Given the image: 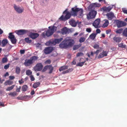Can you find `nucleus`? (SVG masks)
Masks as SVG:
<instances>
[{
  "label": "nucleus",
  "instance_id": "nucleus-60",
  "mask_svg": "<svg viewBox=\"0 0 127 127\" xmlns=\"http://www.w3.org/2000/svg\"><path fill=\"white\" fill-rule=\"evenodd\" d=\"M96 33H99L101 32L100 30L99 29H97L96 30Z\"/></svg>",
  "mask_w": 127,
  "mask_h": 127
},
{
  "label": "nucleus",
  "instance_id": "nucleus-44",
  "mask_svg": "<svg viewBox=\"0 0 127 127\" xmlns=\"http://www.w3.org/2000/svg\"><path fill=\"white\" fill-rule=\"evenodd\" d=\"M57 53L56 52H53L52 54L51 55V56L56 57L57 55Z\"/></svg>",
  "mask_w": 127,
  "mask_h": 127
},
{
  "label": "nucleus",
  "instance_id": "nucleus-42",
  "mask_svg": "<svg viewBox=\"0 0 127 127\" xmlns=\"http://www.w3.org/2000/svg\"><path fill=\"white\" fill-rule=\"evenodd\" d=\"M123 30V29H119L116 30L115 32L117 33L121 34L122 33Z\"/></svg>",
  "mask_w": 127,
  "mask_h": 127
},
{
  "label": "nucleus",
  "instance_id": "nucleus-47",
  "mask_svg": "<svg viewBox=\"0 0 127 127\" xmlns=\"http://www.w3.org/2000/svg\"><path fill=\"white\" fill-rule=\"evenodd\" d=\"M83 55V54L82 53L80 52L77 53L76 55V56L77 57H79L82 56Z\"/></svg>",
  "mask_w": 127,
  "mask_h": 127
},
{
  "label": "nucleus",
  "instance_id": "nucleus-51",
  "mask_svg": "<svg viewBox=\"0 0 127 127\" xmlns=\"http://www.w3.org/2000/svg\"><path fill=\"white\" fill-rule=\"evenodd\" d=\"M10 64H8L7 65H5L4 66V69H7L9 67Z\"/></svg>",
  "mask_w": 127,
  "mask_h": 127
},
{
  "label": "nucleus",
  "instance_id": "nucleus-45",
  "mask_svg": "<svg viewBox=\"0 0 127 127\" xmlns=\"http://www.w3.org/2000/svg\"><path fill=\"white\" fill-rule=\"evenodd\" d=\"M7 61V58L4 57L3 58L2 60V63H4L6 62Z\"/></svg>",
  "mask_w": 127,
  "mask_h": 127
},
{
  "label": "nucleus",
  "instance_id": "nucleus-11",
  "mask_svg": "<svg viewBox=\"0 0 127 127\" xmlns=\"http://www.w3.org/2000/svg\"><path fill=\"white\" fill-rule=\"evenodd\" d=\"M33 63V61L30 58L29 59H26L24 63V64L26 66H30Z\"/></svg>",
  "mask_w": 127,
  "mask_h": 127
},
{
  "label": "nucleus",
  "instance_id": "nucleus-59",
  "mask_svg": "<svg viewBox=\"0 0 127 127\" xmlns=\"http://www.w3.org/2000/svg\"><path fill=\"white\" fill-rule=\"evenodd\" d=\"M9 77L10 79L11 80H13L15 78V77L13 76H10Z\"/></svg>",
  "mask_w": 127,
  "mask_h": 127
},
{
  "label": "nucleus",
  "instance_id": "nucleus-32",
  "mask_svg": "<svg viewBox=\"0 0 127 127\" xmlns=\"http://www.w3.org/2000/svg\"><path fill=\"white\" fill-rule=\"evenodd\" d=\"M15 86V85H13L11 86L8 87L6 89V91H11L13 89Z\"/></svg>",
  "mask_w": 127,
  "mask_h": 127
},
{
  "label": "nucleus",
  "instance_id": "nucleus-35",
  "mask_svg": "<svg viewBox=\"0 0 127 127\" xmlns=\"http://www.w3.org/2000/svg\"><path fill=\"white\" fill-rule=\"evenodd\" d=\"M10 40L12 44H15L17 41V39L15 38V37L12 39H11Z\"/></svg>",
  "mask_w": 127,
  "mask_h": 127
},
{
  "label": "nucleus",
  "instance_id": "nucleus-10",
  "mask_svg": "<svg viewBox=\"0 0 127 127\" xmlns=\"http://www.w3.org/2000/svg\"><path fill=\"white\" fill-rule=\"evenodd\" d=\"M28 31L25 30H20L16 31L15 32L18 35H22L26 33Z\"/></svg>",
  "mask_w": 127,
  "mask_h": 127
},
{
  "label": "nucleus",
  "instance_id": "nucleus-15",
  "mask_svg": "<svg viewBox=\"0 0 127 127\" xmlns=\"http://www.w3.org/2000/svg\"><path fill=\"white\" fill-rule=\"evenodd\" d=\"M39 35V34L37 33L31 32L30 33L29 36L33 39H35Z\"/></svg>",
  "mask_w": 127,
  "mask_h": 127
},
{
  "label": "nucleus",
  "instance_id": "nucleus-46",
  "mask_svg": "<svg viewBox=\"0 0 127 127\" xmlns=\"http://www.w3.org/2000/svg\"><path fill=\"white\" fill-rule=\"evenodd\" d=\"M48 69V65L45 66L42 70V72L46 71Z\"/></svg>",
  "mask_w": 127,
  "mask_h": 127
},
{
  "label": "nucleus",
  "instance_id": "nucleus-30",
  "mask_svg": "<svg viewBox=\"0 0 127 127\" xmlns=\"http://www.w3.org/2000/svg\"><path fill=\"white\" fill-rule=\"evenodd\" d=\"M81 45V44H79L77 45H75L73 47V49L74 50H77L80 48Z\"/></svg>",
  "mask_w": 127,
  "mask_h": 127
},
{
  "label": "nucleus",
  "instance_id": "nucleus-36",
  "mask_svg": "<svg viewBox=\"0 0 127 127\" xmlns=\"http://www.w3.org/2000/svg\"><path fill=\"white\" fill-rule=\"evenodd\" d=\"M118 46L119 47L125 48L126 47V45H124L122 43H121L118 44Z\"/></svg>",
  "mask_w": 127,
  "mask_h": 127
},
{
  "label": "nucleus",
  "instance_id": "nucleus-29",
  "mask_svg": "<svg viewBox=\"0 0 127 127\" xmlns=\"http://www.w3.org/2000/svg\"><path fill=\"white\" fill-rule=\"evenodd\" d=\"M40 85V83L39 82H36L34 84L32 87L34 88H36L38 87Z\"/></svg>",
  "mask_w": 127,
  "mask_h": 127
},
{
  "label": "nucleus",
  "instance_id": "nucleus-5",
  "mask_svg": "<svg viewBox=\"0 0 127 127\" xmlns=\"http://www.w3.org/2000/svg\"><path fill=\"white\" fill-rule=\"evenodd\" d=\"M65 14L64 17L62 15L60 18L59 19L62 21H64L67 20L69 19L72 16L70 12L67 11V9H66L63 12V14Z\"/></svg>",
  "mask_w": 127,
  "mask_h": 127
},
{
  "label": "nucleus",
  "instance_id": "nucleus-22",
  "mask_svg": "<svg viewBox=\"0 0 127 127\" xmlns=\"http://www.w3.org/2000/svg\"><path fill=\"white\" fill-rule=\"evenodd\" d=\"M8 43V40L6 39H3L1 42V46L2 47H4Z\"/></svg>",
  "mask_w": 127,
  "mask_h": 127
},
{
  "label": "nucleus",
  "instance_id": "nucleus-7",
  "mask_svg": "<svg viewBox=\"0 0 127 127\" xmlns=\"http://www.w3.org/2000/svg\"><path fill=\"white\" fill-rule=\"evenodd\" d=\"M116 22L117 26L118 28L125 26L127 25L126 23L122 21H119L118 20H116Z\"/></svg>",
  "mask_w": 127,
  "mask_h": 127
},
{
  "label": "nucleus",
  "instance_id": "nucleus-64",
  "mask_svg": "<svg viewBox=\"0 0 127 127\" xmlns=\"http://www.w3.org/2000/svg\"><path fill=\"white\" fill-rule=\"evenodd\" d=\"M9 74L8 72L6 73L4 75V76L5 77H6V76H8L9 75Z\"/></svg>",
  "mask_w": 127,
  "mask_h": 127
},
{
  "label": "nucleus",
  "instance_id": "nucleus-33",
  "mask_svg": "<svg viewBox=\"0 0 127 127\" xmlns=\"http://www.w3.org/2000/svg\"><path fill=\"white\" fill-rule=\"evenodd\" d=\"M123 36L127 37V28L125 29L123 32Z\"/></svg>",
  "mask_w": 127,
  "mask_h": 127
},
{
  "label": "nucleus",
  "instance_id": "nucleus-27",
  "mask_svg": "<svg viewBox=\"0 0 127 127\" xmlns=\"http://www.w3.org/2000/svg\"><path fill=\"white\" fill-rule=\"evenodd\" d=\"M96 33H92L89 36V38L92 40H94L95 38Z\"/></svg>",
  "mask_w": 127,
  "mask_h": 127
},
{
  "label": "nucleus",
  "instance_id": "nucleus-14",
  "mask_svg": "<svg viewBox=\"0 0 127 127\" xmlns=\"http://www.w3.org/2000/svg\"><path fill=\"white\" fill-rule=\"evenodd\" d=\"M106 15L109 20H112L115 17L114 14L111 12L107 13Z\"/></svg>",
  "mask_w": 127,
  "mask_h": 127
},
{
  "label": "nucleus",
  "instance_id": "nucleus-13",
  "mask_svg": "<svg viewBox=\"0 0 127 127\" xmlns=\"http://www.w3.org/2000/svg\"><path fill=\"white\" fill-rule=\"evenodd\" d=\"M14 7L15 10L18 13H21L24 11L23 8H21V7L17 6L15 4L14 5Z\"/></svg>",
  "mask_w": 127,
  "mask_h": 127
},
{
  "label": "nucleus",
  "instance_id": "nucleus-39",
  "mask_svg": "<svg viewBox=\"0 0 127 127\" xmlns=\"http://www.w3.org/2000/svg\"><path fill=\"white\" fill-rule=\"evenodd\" d=\"M85 37H81L79 39V42L80 43H82L84 42L85 40Z\"/></svg>",
  "mask_w": 127,
  "mask_h": 127
},
{
  "label": "nucleus",
  "instance_id": "nucleus-1",
  "mask_svg": "<svg viewBox=\"0 0 127 127\" xmlns=\"http://www.w3.org/2000/svg\"><path fill=\"white\" fill-rule=\"evenodd\" d=\"M83 10L82 8L73 7L71 8L70 13L72 16L75 17L77 15L80 18L82 17L83 15Z\"/></svg>",
  "mask_w": 127,
  "mask_h": 127
},
{
  "label": "nucleus",
  "instance_id": "nucleus-41",
  "mask_svg": "<svg viewBox=\"0 0 127 127\" xmlns=\"http://www.w3.org/2000/svg\"><path fill=\"white\" fill-rule=\"evenodd\" d=\"M26 74L28 75H30L32 74V72L30 70H28L26 71Z\"/></svg>",
  "mask_w": 127,
  "mask_h": 127
},
{
  "label": "nucleus",
  "instance_id": "nucleus-54",
  "mask_svg": "<svg viewBox=\"0 0 127 127\" xmlns=\"http://www.w3.org/2000/svg\"><path fill=\"white\" fill-rule=\"evenodd\" d=\"M36 47L38 48H39V47H41V44L39 43H37L35 44Z\"/></svg>",
  "mask_w": 127,
  "mask_h": 127
},
{
  "label": "nucleus",
  "instance_id": "nucleus-53",
  "mask_svg": "<svg viewBox=\"0 0 127 127\" xmlns=\"http://www.w3.org/2000/svg\"><path fill=\"white\" fill-rule=\"evenodd\" d=\"M30 77L31 78V80L32 81H33L35 80V78L33 75H31L30 76Z\"/></svg>",
  "mask_w": 127,
  "mask_h": 127
},
{
  "label": "nucleus",
  "instance_id": "nucleus-16",
  "mask_svg": "<svg viewBox=\"0 0 127 127\" xmlns=\"http://www.w3.org/2000/svg\"><path fill=\"white\" fill-rule=\"evenodd\" d=\"M108 52L106 51H103V52L100 53L98 56V58L100 59V58L103 57L104 56H107Z\"/></svg>",
  "mask_w": 127,
  "mask_h": 127
},
{
  "label": "nucleus",
  "instance_id": "nucleus-28",
  "mask_svg": "<svg viewBox=\"0 0 127 127\" xmlns=\"http://www.w3.org/2000/svg\"><path fill=\"white\" fill-rule=\"evenodd\" d=\"M50 71L49 72V73H51L53 72V67L51 65H48V69Z\"/></svg>",
  "mask_w": 127,
  "mask_h": 127
},
{
  "label": "nucleus",
  "instance_id": "nucleus-58",
  "mask_svg": "<svg viewBox=\"0 0 127 127\" xmlns=\"http://www.w3.org/2000/svg\"><path fill=\"white\" fill-rule=\"evenodd\" d=\"M99 50H97L95 52H94V53L96 54V56H97L98 53H99Z\"/></svg>",
  "mask_w": 127,
  "mask_h": 127
},
{
  "label": "nucleus",
  "instance_id": "nucleus-63",
  "mask_svg": "<svg viewBox=\"0 0 127 127\" xmlns=\"http://www.w3.org/2000/svg\"><path fill=\"white\" fill-rule=\"evenodd\" d=\"M46 63H48L49 64H50L51 63V61L49 60H47L46 61Z\"/></svg>",
  "mask_w": 127,
  "mask_h": 127
},
{
  "label": "nucleus",
  "instance_id": "nucleus-17",
  "mask_svg": "<svg viewBox=\"0 0 127 127\" xmlns=\"http://www.w3.org/2000/svg\"><path fill=\"white\" fill-rule=\"evenodd\" d=\"M101 6V5L100 4L97 3H95L90 4L89 6V8L92 9L94 7H100Z\"/></svg>",
  "mask_w": 127,
  "mask_h": 127
},
{
  "label": "nucleus",
  "instance_id": "nucleus-24",
  "mask_svg": "<svg viewBox=\"0 0 127 127\" xmlns=\"http://www.w3.org/2000/svg\"><path fill=\"white\" fill-rule=\"evenodd\" d=\"M113 39L114 41L117 43H119L122 40V38L119 37H114L113 38Z\"/></svg>",
  "mask_w": 127,
  "mask_h": 127
},
{
  "label": "nucleus",
  "instance_id": "nucleus-8",
  "mask_svg": "<svg viewBox=\"0 0 127 127\" xmlns=\"http://www.w3.org/2000/svg\"><path fill=\"white\" fill-rule=\"evenodd\" d=\"M43 66L41 63L37 64L34 67V69L36 71H40L43 68Z\"/></svg>",
  "mask_w": 127,
  "mask_h": 127
},
{
  "label": "nucleus",
  "instance_id": "nucleus-55",
  "mask_svg": "<svg viewBox=\"0 0 127 127\" xmlns=\"http://www.w3.org/2000/svg\"><path fill=\"white\" fill-rule=\"evenodd\" d=\"M73 70V68H69L67 70V72L69 73V72H71Z\"/></svg>",
  "mask_w": 127,
  "mask_h": 127
},
{
  "label": "nucleus",
  "instance_id": "nucleus-18",
  "mask_svg": "<svg viewBox=\"0 0 127 127\" xmlns=\"http://www.w3.org/2000/svg\"><path fill=\"white\" fill-rule=\"evenodd\" d=\"M69 23L70 25L72 27H75L78 23V22L76 21L73 19H71L69 21Z\"/></svg>",
  "mask_w": 127,
  "mask_h": 127
},
{
  "label": "nucleus",
  "instance_id": "nucleus-4",
  "mask_svg": "<svg viewBox=\"0 0 127 127\" xmlns=\"http://www.w3.org/2000/svg\"><path fill=\"white\" fill-rule=\"evenodd\" d=\"M63 39L62 38L60 39H55L54 40L52 39L47 42L46 43V44L48 46L55 45L56 43H59Z\"/></svg>",
  "mask_w": 127,
  "mask_h": 127
},
{
  "label": "nucleus",
  "instance_id": "nucleus-6",
  "mask_svg": "<svg viewBox=\"0 0 127 127\" xmlns=\"http://www.w3.org/2000/svg\"><path fill=\"white\" fill-rule=\"evenodd\" d=\"M96 14V11L94 10H92L87 15V17L88 19L90 20L95 18Z\"/></svg>",
  "mask_w": 127,
  "mask_h": 127
},
{
  "label": "nucleus",
  "instance_id": "nucleus-38",
  "mask_svg": "<svg viewBox=\"0 0 127 127\" xmlns=\"http://www.w3.org/2000/svg\"><path fill=\"white\" fill-rule=\"evenodd\" d=\"M15 37V36L12 34V33H10L9 34V35L8 36V38L10 39H12Z\"/></svg>",
  "mask_w": 127,
  "mask_h": 127
},
{
  "label": "nucleus",
  "instance_id": "nucleus-21",
  "mask_svg": "<svg viewBox=\"0 0 127 127\" xmlns=\"http://www.w3.org/2000/svg\"><path fill=\"white\" fill-rule=\"evenodd\" d=\"M49 0H41V4L43 6H46L48 5Z\"/></svg>",
  "mask_w": 127,
  "mask_h": 127
},
{
  "label": "nucleus",
  "instance_id": "nucleus-50",
  "mask_svg": "<svg viewBox=\"0 0 127 127\" xmlns=\"http://www.w3.org/2000/svg\"><path fill=\"white\" fill-rule=\"evenodd\" d=\"M93 47L95 49H98L99 48V46L97 44H95L93 46Z\"/></svg>",
  "mask_w": 127,
  "mask_h": 127
},
{
  "label": "nucleus",
  "instance_id": "nucleus-23",
  "mask_svg": "<svg viewBox=\"0 0 127 127\" xmlns=\"http://www.w3.org/2000/svg\"><path fill=\"white\" fill-rule=\"evenodd\" d=\"M68 30L66 27H64L62 29V33L63 34H65L68 32Z\"/></svg>",
  "mask_w": 127,
  "mask_h": 127
},
{
  "label": "nucleus",
  "instance_id": "nucleus-57",
  "mask_svg": "<svg viewBox=\"0 0 127 127\" xmlns=\"http://www.w3.org/2000/svg\"><path fill=\"white\" fill-rule=\"evenodd\" d=\"M21 86H19L18 88H17L16 89V91L17 92H19L21 89Z\"/></svg>",
  "mask_w": 127,
  "mask_h": 127
},
{
  "label": "nucleus",
  "instance_id": "nucleus-40",
  "mask_svg": "<svg viewBox=\"0 0 127 127\" xmlns=\"http://www.w3.org/2000/svg\"><path fill=\"white\" fill-rule=\"evenodd\" d=\"M30 58L32 61H33V60L34 61L37 60L38 59V57L37 56H34L31 57Z\"/></svg>",
  "mask_w": 127,
  "mask_h": 127
},
{
  "label": "nucleus",
  "instance_id": "nucleus-61",
  "mask_svg": "<svg viewBox=\"0 0 127 127\" xmlns=\"http://www.w3.org/2000/svg\"><path fill=\"white\" fill-rule=\"evenodd\" d=\"M19 82L20 84H21L23 83L24 82V81H23V80L22 79H21V80H19Z\"/></svg>",
  "mask_w": 127,
  "mask_h": 127
},
{
  "label": "nucleus",
  "instance_id": "nucleus-2",
  "mask_svg": "<svg viewBox=\"0 0 127 127\" xmlns=\"http://www.w3.org/2000/svg\"><path fill=\"white\" fill-rule=\"evenodd\" d=\"M73 44L71 39H65L59 45V47L62 48H66L71 46Z\"/></svg>",
  "mask_w": 127,
  "mask_h": 127
},
{
  "label": "nucleus",
  "instance_id": "nucleus-43",
  "mask_svg": "<svg viewBox=\"0 0 127 127\" xmlns=\"http://www.w3.org/2000/svg\"><path fill=\"white\" fill-rule=\"evenodd\" d=\"M25 40L26 42L29 43H30L32 42L31 40H30L29 38H25Z\"/></svg>",
  "mask_w": 127,
  "mask_h": 127
},
{
  "label": "nucleus",
  "instance_id": "nucleus-48",
  "mask_svg": "<svg viewBox=\"0 0 127 127\" xmlns=\"http://www.w3.org/2000/svg\"><path fill=\"white\" fill-rule=\"evenodd\" d=\"M122 9L124 13L127 14V10H126L125 8H123Z\"/></svg>",
  "mask_w": 127,
  "mask_h": 127
},
{
  "label": "nucleus",
  "instance_id": "nucleus-20",
  "mask_svg": "<svg viewBox=\"0 0 127 127\" xmlns=\"http://www.w3.org/2000/svg\"><path fill=\"white\" fill-rule=\"evenodd\" d=\"M103 23L102 25V27L105 28L107 27L109 24L108 21L107 20L105 19L103 21Z\"/></svg>",
  "mask_w": 127,
  "mask_h": 127
},
{
  "label": "nucleus",
  "instance_id": "nucleus-52",
  "mask_svg": "<svg viewBox=\"0 0 127 127\" xmlns=\"http://www.w3.org/2000/svg\"><path fill=\"white\" fill-rule=\"evenodd\" d=\"M86 31L89 32H91L92 31V29L91 28H87L86 29Z\"/></svg>",
  "mask_w": 127,
  "mask_h": 127
},
{
  "label": "nucleus",
  "instance_id": "nucleus-49",
  "mask_svg": "<svg viewBox=\"0 0 127 127\" xmlns=\"http://www.w3.org/2000/svg\"><path fill=\"white\" fill-rule=\"evenodd\" d=\"M16 73L18 74L20 73V69L19 67H17L16 69Z\"/></svg>",
  "mask_w": 127,
  "mask_h": 127
},
{
  "label": "nucleus",
  "instance_id": "nucleus-34",
  "mask_svg": "<svg viewBox=\"0 0 127 127\" xmlns=\"http://www.w3.org/2000/svg\"><path fill=\"white\" fill-rule=\"evenodd\" d=\"M9 95L12 96H14L17 95V93L15 92H11L9 94Z\"/></svg>",
  "mask_w": 127,
  "mask_h": 127
},
{
  "label": "nucleus",
  "instance_id": "nucleus-19",
  "mask_svg": "<svg viewBox=\"0 0 127 127\" xmlns=\"http://www.w3.org/2000/svg\"><path fill=\"white\" fill-rule=\"evenodd\" d=\"M113 6V5H110L108 7H105L103 8V10L104 11L109 12L112 9Z\"/></svg>",
  "mask_w": 127,
  "mask_h": 127
},
{
  "label": "nucleus",
  "instance_id": "nucleus-26",
  "mask_svg": "<svg viewBox=\"0 0 127 127\" xmlns=\"http://www.w3.org/2000/svg\"><path fill=\"white\" fill-rule=\"evenodd\" d=\"M68 66H64L61 67L59 69V70L60 71L65 70L68 68Z\"/></svg>",
  "mask_w": 127,
  "mask_h": 127
},
{
  "label": "nucleus",
  "instance_id": "nucleus-31",
  "mask_svg": "<svg viewBox=\"0 0 127 127\" xmlns=\"http://www.w3.org/2000/svg\"><path fill=\"white\" fill-rule=\"evenodd\" d=\"M28 88V87L26 85H23L22 87V90L23 91L25 92Z\"/></svg>",
  "mask_w": 127,
  "mask_h": 127
},
{
  "label": "nucleus",
  "instance_id": "nucleus-3",
  "mask_svg": "<svg viewBox=\"0 0 127 127\" xmlns=\"http://www.w3.org/2000/svg\"><path fill=\"white\" fill-rule=\"evenodd\" d=\"M49 29L46 32V33L43 32L42 33V35L43 37L45 36V35L47 37H49L52 35L56 30L57 27L54 26H49Z\"/></svg>",
  "mask_w": 127,
  "mask_h": 127
},
{
  "label": "nucleus",
  "instance_id": "nucleus-62",
  "mask_svg": "<svg viewBox=\"0 0 127 127\" xmlns=\"http://www.w3.org/2000/svg\"><path fill=\"white\" fill-rule=\"evenodd\" d=\"M35 93V92L34 90H32L31 92V95H33Z\"/></svg>",
  "mask_w": 127,
  "mask_h": 127
},
{
  "label": "nucleus",
  "instance_id": "nucleus-37",
  "mask_svg": "<svg viewBox=\"0 0 127 127\" xmlns=\"http://www.w3.org/2000/svg\"><path fill=\"white\" fill-rule=\"evenodd\" d=\"M86 61H85L84 62L78 63L76 65L77 66H82L84 63Z\"/></svg>",
  "mask_w": 127,
  "mask_h": 127
},
{
  "label": "nucleus",
  "instance_id": "nucleus-12",
  "mask_svg": "<svg viewBox=\"0 0 127 127\" xmlns=\"http://www.w3.org/2000/svg\"><path fill=\"white\" fill-rule=\"evenodd\" d=\"M100 22V19L98 18L95 20L93 23V25L95 28H98Z\"/></svg>",
  "mask_w": 127,
  "mask_h": 127
},
{
  "label": "nucleus",
  "instance_id": "nucleus-25",
  "mask_svg": "<svg viewBox=\"0 0 127 127\" xmlns=\"http://www.w3.org/2000/svg\"><path fill=\"white\" fill-rule=\"evenodd\" d=\"M13 82L10 80H7L5 81L4 83V85L5 86L7 85H10L13 83Z\"/></svg>",
  "mask_w": 127,
  "mask_h": 127
},
{
  "label": "nucleus",
  "instance_id": "nucleus-56",
  "mask_svg": "<svg viewBox=\"0 0 127 127\" xmlns=\"http://www.w3.org/2000/svg\"><path fill=\"white\" fill-rule=\"evenodd\" d=\"M20 52L21 54H24L25 53V50H21L20 51Z\"/></svg>",
  "mask_w": 127,
  "mask_h": 127
},
{
  "label": "nucleus",
  "instance_id": "nucleus-9",
  "mask_svg": "<svg viewBox=\"0 0 127 127\" xmlns=\"http://www.w3.org/2000/svg\"><path fill=\"white\" fill-rule=\"evenodd\" d=\"M53 48L51 47H48L46 48L44 50V53L46 54H48L51 53L53 50Z\"/></svg>",
  "mask_w": 127,
  "mask_h": 127
}]
</instances>
